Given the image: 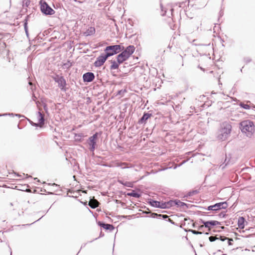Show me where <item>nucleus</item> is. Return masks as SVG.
<instances>
[{
  "instance_id": "f257e3e1",
  "label": "nucleus",
  "mask_w": 255,
  "mask_h": 255,
  "mask_svg": "<svg viewBox=\"0 0 255 255\" xmlns=\"http://www.w3.org/2000/svg\"><path fill=\"white\" fill-rule=\"evenodd\" d=\"M232 128V126L228 122L221 124L218 131L217 138L221 140H226L230 135Z\"/></svg>"
},
{
  "instance_id": "f03ea898",
  "label": "nucleus",
  "mask_w": 255,
  "mask_h": 255,
  "mask_svg": "<svg viewBox=\"0 0 255 255\" xmlns=\"http://www.w3.org/2000/svg\"><path fill=\"white\" fill-rule=\"evenodd\" d=\"M240 128L243 133L247 136L251 137L255 132V126L253 122L250 120H246L240 124Z\"/></svg>"
},
{
  "instance_id": "7ed1b4c3",
  "label": "nucleus",
  "mask_w": 255,
  "mask_h": 255,
  "mask_svg": "<svg viewBox=\"0 0 255 255\" xmlns=\"http://www.w3.org/2000/svg\"><path fill=\"white\" fill-rule=\"evenodd\" d=\"M135 48L133 45L128 46L125 50L119 54L117 60L119 63H123L127 60L134 52Z\"/></svg>"
},
{
  "instance_id": "20e7f679",
  "label": "nucleus",
  "mask_w": 255,
  "mask_h": 255,
  "mask_svg": "<svg viewBox=\"0 0 255 255\" xmlns=\"http://www.w3.org/2000/svg\"><path fill=\"white\" fill-rule=\"evenodd\" d=\"M123 49L124 47L121 48V46L120 45H115L106 47L105 51L108 57H110L119 53Z\"/></svg>"
},
{
  "instance_id": "39448f33",
  "label": "nucleus",
  "mask_w": 255,
  "mask_h": 255,
  "mask_svg": "<svg viewBox=\"0 0 255 255\" xmlns=\"http://www.w3.org/2000/svg\"><path fill=\"white\" fill-rule=\"evenodd\" d=\"M149 203L151 206L155 208H159L161 209H166L171 207V204L172 202H160L153 200L152 199L149 200Z\"/></svg>"
},
{
  "instance_id": "423d86ee",
  "label": "nucleus",
  "mask_w": 255,
  "mask_h": 255,
  "mask_svg": "<svg viewBox=\"0 0 255 255\" xmlns=\"http://www.w3.org/2000/svg\"><path fill=\"white\" fill-rule=\"evenodd\" d=\"M40 5L41 11L44 14L46 15H52L54 14V10L52 9L45 1L41 0L40 1Z\"/></svg>"
},
{
  "instance_id": "0eeeda50",
  "label": "nucleus",
  "mask_w": 255,
  "mask_h": 255,
  "mask_svg": "<svg viewBox=\"0 0 255 255\" xmlns=\"http://www.w3.org/2000/svg\"><path fill=\"white\" fill-rule=\"evenodd\" d=\"M108 57H109L107 55V54H101L97 58V60L95 61L94 63V65L96 67H100L101 66L104 64V63L105 62V61H106Z\"/></svg>"
},
{
  "instance_id": "6e6552de",
  "label": "nucleus",
  "mask_w": 255,
  "mask_h": 255,
  "mask_svg": "<svg viewBox=\"0 0 255 255\" xmlns=\"http://www.w3.org/2000/svg\"><path fill=\"white\" fill-rule=\"evenodd\" d=\"M56 82L61 90L65 91L66 81L62 77H58L55 79Z\"/></svg>"
},
{
  "instance_id": "1a4fd4ad",
  "label": "nucleus",
  "mask_w": 255,
  "mask_h": 255,
  "mask_svg": "<svg viewBox=\"0 0 255 255\" xmlns=\"http://www.w3.org/2000/svg\"><path fill=\"white\" fill-rule=\"evenodd\" d=\"M97 138V133L94 134L89 138V145H90V150L94 151L96 144V139Z\"/></svg>"
},
{
  "instance_id": "9d476101",
  "label": "nucleus",
  "mask_w": 255,
  "mask_h": 255,
  "mask_svg": "<svg viewBox=\"0 0 255 255\" xmlns=\"http://www.w3.org/2000/svg\"><path fill=\"white\" fill-rule=\"evenodd\" d=\"M95 78L94 74L92 72H87L83 75V79L84 82H90Z\"/></svg>"
},
{
  "instance_id": "9b49d317",
  "label": "nucleus",
  "mask_w": 255,
  "mask_h": 255,
  "mask_svg": "<svg viewBox=\"0 0 255 255\" xmlns=\"http://www.w3.org/2000/svg\"><path fill=\"white\" fill-rule=\"evenodd\" d=\"M215 211L221 209H226L228 207V204L226 202H220L217 203L214 205Z\"/></svg>"
},
{
  "instance_id": "f8f14e48",
  "label": "nucleus",
  "mask_w": 255,
  "mask_h": 255,
  "mask_svg": "<svg viewBox=\"0 0 255 255\" xmlns=\"http://www.w3.org/2000/svg\"><path fill=\"white\" fill-rule=\"evenodd\" d=\"M203 224L206 228H210L211 226H216L220 224V222L217 221L204 222Z\"/></svg>"
},
{
  "instance_id": "ddd939ff",
  "label": "nucleus",
  "mask_w": 255,
  "mask_h": 255,
  "mask_svg": "<svg viewBox=\"0 0 255 255\" xmlns=\"http://www.w3.org/2000/svg\"><path fill=\"white\" fill-rule=\"evenodd\" d=\"M37 118L38 124H39V126L41 127L44 124V119L43 115L40 112H37Z\"/></svg>"
},
{
  "instance_id": "4468645a",
  "label": "nucleus",
  "mask_w": 255,
  "mask_h": 255,
  "mask_svg": "<svg viewBox=\"0 0 255 255\" xmlns=\"http://www.w3.org/2000/svg\"><path fill=\"white\" fill-rule=\"evenodd\" d=\"M238 226L239 228L243 229L245 228V219L243 217H239L238 221Z\"/></svg>"
},
{
  "instance_id": "2eb2a0df",
  "label": "nucleus",
  "mask_w": 255,
  "mask_h": 255,
  "mask_svg": "<svg viewBox=\"0 0 255 255\" xmlns=\"http://www.w3.org/2000/svg\"><path fill=\"white\" fill-rule=\"evenodd\" d=\"M99 202L95 199H91L89 202V205L93 209H95L98 206Z\"/></svg>"
},
{
  "instance_id": "dca6fc26",
  "label": "nucleus",
  "mask_w": 255,
  "mask_h": 255,
  "mask_svg": "<svg viewBox=\"0 0 255 255\" xmlns=\"http://www.w3.org/2000/svg\"><path fill=\"white\" fill-rule=\"evenodd\" d=\"M95 32V28L93 27H90L84 32V35L86 36H90L94 34Z\"/></svg>"
},
{
  "instance_id": "f3484780",
  "label": "nucleus",
  "mask_w": 255,
  "mask_h": 255,
  "mask_svg": "<svg viewBox=\"0 0 255 255\" xmlns=\"http://www.w3.org/2000/svg\"><path fill=\"white\" fill-rule=\"evenodd\" d=\"M168 202H172V203L171 204V207L175 205L180 207L185 205V204L184 203L180 201H168Z\"/></svg>"
},
{
  "instance_id": "a211bd4d",
  "label": "nucleus",
  "mask_w": 255,
  "mask_h": 255,
  "mask_svg": "<svg viewBox=\"0 0 255 255\" xmlns=\"http://www.w3.org/2000/svg\"><path fill=\"white\" fill-rule=\"evenodd\" d=\"M112 64L111 65L110 68L111 69H118L120 64L122 63H119L118 61L116 62L115 61H112Z\"/></svg>"
},
{
  "instance_id": "6ab92c4d",
  "label": "nucleus",
  "mask_w": 255,
  "mask_h": 255,
  "mask_svg": "<svg viewBox=\"0 0 255 255\" xmlns=\"http://www.w3.org/2000/svg\"><path fill=\"white\" fill-rule=\"evenodd\" d=\"M128 195L136 198H138L140 196V195L139 193L133 190L131 192L128 193Z\"/></svg>"
},
{
  "instance_id": "aec40b11",
  "label": "nucleus",
  "mask_w": 255,
  "mask_h": 255,
  "mask_svg": "<svg viewBox=\"0 0 255 255\" xmlns=\"http://www.w3.org/2000/svg\"><path fill=\"white\" fill-rule=\"evenodd\" d=\"M102 227L106 230H111L114 229L113 225L108 224H102Z\"/></svg>"
},
{
  "instance_id": "412c9836",
  "label": "nucleus",
  "mask_w": 255,
  "mask_h": 255,
  "mask_svg": "<svg viewBox=\"0 0 255 255\" xmlns=\"http://www.w3.org/2000/svg\"><path fill=\"white\" fill-rule=\"evenodd\" d=\"M240 105L244 109L249 110L250 109V106L249 105L241 103Z\"/></svg>"
},
{
  "instance_id": "4be33fe9",
  "label": "nucleus",
  "mask_w": 255,
  "mask_h": 255,
  "mask_svg": "<svg viewBox=\"0 0 255 255\" xmlns=\"http://www.w3.org/2000/svg\"><path fill=\"white\" fill-rule=\"evenodd\" d=\"M149 117H150V116L149 114H144L141 119V121H146L149 118Z\"/></svg>"
},
{
  "instance_id": "5701e85b",
  "label": "nucleus",
  "mask_w": 255,
  "mask_h": 255,
  "mask_svg": "<svg viewBox=\"0 0 255 255\" xmlns=\"http://www.w3.org/2000/svg\"><path fill=\"white\" fill-rule=\"evenodd\" d=\"M27 20H26L24 23V30H25L26 35H28V28L27 26Z\"/></svg>"
},
{
  "instance_id": "b1692460",
  "label": "nucleus",
  "mask_w": 255,
  "mask_h": 255,
  "mask_svg": "<svg viewBox=\"0 0 255 255\" xmlns=\"http://www.w3.org/2000/svg\"><path fill=\"white\" fill-rule=\"evenodd\" d=\"M190 232H191L192 233L195 235H200L202 234V233L198 231H196L195 230H190Z\"/></svg>"
},
{
  "instance_id": "393cba45",
  "label": "nucleus",
  "mask_w": 255,
  "mask_h": 255,
  "mask_svg": "<svg viewBox=\"0 0 255 255\" xmlns=\"http://www.w3.org/2000/svg\"><path fill=\"white\" fill-rule=\"evenodd\" d=\"M209 241L210 242H214V241H216L217 240H218L219 238H217V237H215L211 236V237H209Z\"/></svg>"
},
{
  "instance_id": "a878e982",
  "label": "nucleus",
  "mask_w": 255,
  "mask_h": 255,
  "mask_svg": "<svg viewBox=\"0 0 255 255\" xmlns=\"http://www.w3.org/2000/svg\"><path fill=\"white\" fill-rule=\"evenodd\" d=\"M215 207H214V205H213V206H210L208 207V210H214V211H215Z\"/></svg>"
},
{
  "instance_id": "bb28decb",
  "label": "nucleus",
  "mask_w": 255,
  "mask_h": 255,
  "mask_svg": "<svg viewBox=\"0 0 255 255\" xmlns=\"http://www.w3.org/2000/svg\"><path fill=\"white\" fill-rule=\"evenodd\" d=\"M125 185L128 186V187H131L132 186V183L130 182H126L125 183Z\"/></svg>"
},
{
  "instance_id": "cd10ccee",
  "label": "nucleus",
  "mask_w": 255,
  "mask_h": 255,
  "mask_svg": "<svg viewBox=\"0 0 255 255\" xmlns=\"http://www.w3.org/2000/svg\"><path fill=\"white\" fill-rule=\"evenodd\" d=\"M30 123L31 125L37 127V126H39V124L34 123L32 122H30Z\"/></svg>"
},
{
  "instance_id": "c85d7f7f",
  "label": "nucleus",
  "mask_w": 255,
  "mask_h": 255,
  "mask_svg": "<svg viewBox=\"0 0 255 255\" xmlns=\"http://www.w3.org/2000/svg\"><path fill=\"white\" fill-rule=\"evenodd\" d=\"M119 183H120L121 184H123V185H125V183H124L123 181H122V180H119Z\"/></svg>"
},
{
  "instance_id": "c756f323",
  "label": "nucleus",
  "mask_w": 255,
  "mask_h": 255,
  "mask_svg": "<svg viewBox=\"0 0 255 255\" xmlns=\"http://www.w3.org/2000/svg\"><path fill=\"white\" fill-rule=\"evenodd\" d=\"M220 239H221V240L222 241H225V240H226V239H227L226 238H223L221 237Z\"/></svg>"
},
{
  "instance_id": "7c9ffc66",
  "label": "nucleus",
  "mask_w": 255,
  "mask_h": 255,
  "mask_svg": "<svg viewBox=\"0 0 255 255\" xmlns=\"http://www.w3.org/2000/svg\"><path fill=\"white\" fill-rule=\"evenodd\" d=\"M7 114H2V115H0V117H2V116H7Z\"/></svg>"
},
{
  "instance_id": "2f4dec72",
  "label": "nucleus",
  "mask_w": 255,
  "mask_h": 255,
  "mask_svg": "<svg viewBox=\"0 0 255 255\" xmlns=\"http://www.w3.org/2000/svg\"><path fill=\"white\" fill-rule=\"evenodd\" d=\"M162 217H163V218H167V215H162Z\"/></svg>"
},
{
  "instance_id": "473e14b6",
  "label": "nucleus",
  "mask_w": 255,
  "mask_h": 255,
  "mask_svg": "<svg viewBox=\"0 0 255 255\" xmlns=\"http://www.w3.org/2000/svg\"><path fill=\"white\" fill-rule=\"evenodd\" d=\"M15 116H17V117H21V116L20 115H15Z\"/></svg>"
},
{
  "instance_id": "72a5a7b5",
  "label": "nucleus",
  "mask_w": 255,
  "mask_h": 255,
  "mask_svg": "<svg viewBox=\"0 0 255 255\" xmlns=\"http://www.w3.org/2000/svg\"><path fill=\"white\" fill-rule=\"evenodd\" d=\"M8 115H9V116H12V115H13V114H8Z\"/></svg>"
},
{
  "instance_id": "f704fd0d",
  "label": "nucleus",
  "mask_w": 255,
  "mask_h": 255,
  "mask_svg": "<svg viewBox=\"0 0 255 255\" xmlns=\"http://www.w3.org/2000/svg\"><path fill=\"white\" fill-rule=\"evenodd\" d=\"M161 9H162V5L161 4ZM162 10H163V9H162Z\"/></svg>"
},
{
  "instance_id": "c9c22d12",
  "label": "nucleus",
  "mask_w": 255,
  "mask_h": 255,
  "mask_svg": "<svg viewBox=\"0 0 255 255\" xmlns=\"http://www.w3.org/2000/svg\"><path fill=\"white\" fill-rule=\"evenodd\" d=\"M29 85H31V82H29Z\"/></svg>"
},
{
  "instance_id": "e433bc0d",
  "label": "nucleus",
  "mask_w": 255,
  "mask_h": 255,
  "mask_svg": "<svg viewBox=\"0 0 255 255\" xmlns=\"http://www.w3.org/2000/svg\"><path fill=\"white\" fill-rule=\"evenodd\" d=\"M226 255V254H223V255Z\"/></svg>"
}]
</instances>
